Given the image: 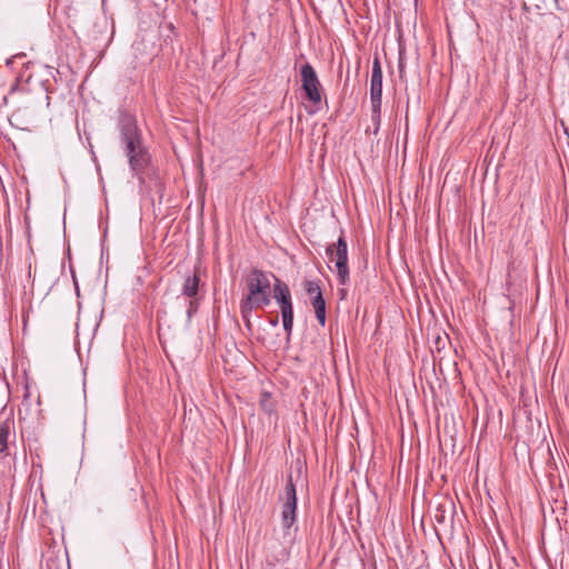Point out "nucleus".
<instances>
[{"label": "nucleus", "mask_w": 569, "mask_h": 569, "mask_svg": "<svg viewBox=\"0 0 569 569\" xmlns=\"http://www.w3.org/2000/svg\"><path fill=\"white\" fill-rule=\"evenodd\" d=\"M118 128L131 171L137 176L144 172L150 164L151 157L142 143L141 132L136 119L132 116L124 114L121 117Z\"/></svg>", "instance_id": "obj_1"}, {"label": "nucleus", "mask_w": 569, "mask_h": 569, "mask_svg": "<svg viewBox=\"0 0 569 569\" xmlns=\"http://www.w3.org/2000/svg\"><path fill=\"white\" fill-rule=\"evenodd\" d=\"M248 293L240 301V315L244 322L248 333L253 332L251 322L254 309L263 308L270 305V281L268 276L259 269H253L246 280Z\"/></svg>", "instance_id": "obj_2"}, {"label": "nucleus", "mask_w": 569, "mask_h": 569, "mask_svg": "<svg viewBox=\"0 0 569 569\" xmlns=\"http://www.w3.org/2000/svg\"><path fill=\"white\" fill-rule=\"evenodd\" d=\"M297 521V491L292 480V475L288 476L284 486L283 503L281 507V522L283 529V536L289 538V543L292 545L295 541V535L298 530L296 527L292 530V526Z\"/></svg>", "instance_id": "obj_3"}, {"label": "nucleus", "mask_w": 569, "mask_h": 569, "mask_svg": "<svg viewBox=\"0 0 569 569\" xmlns=\"http://www.w3.org/2000/svg\"><path fill=\"white\" fill-rule=\"evenodd\" d=\"M326 253L330 261H335L338 281L341 286L349 282V267H348V246L343 233L341 232L336 243L327 247Z\"/></svg>", "instance_id": "obj_4"}, {"label": "nucleus", "mask_w": 569, "mask_h": 569, "mask_svg": "<svg viewBox=\"0 0 569 569\" xmlns=\"http://www.w3.org/2000/svg\"><path fill=\"white\" fill-rule=\"evenodd\" d=\"M301 88L306 98L312 103H320L322 99L321 83L315 68L310 63H305L300 68Z\"/></svg>", "instance_id": "obj_5"}, {"label": "nucleus", "mask_w": 569, "mask_h": 569, "mask_svg": "<svg viewBox=\"0 0 569 569\" xmlns=\"http://www.w3.org/2000/svg\"><path fill=\"white\" fill-rule=\"evenodd\" d=\"M382 69L380 59L376 56L372 60L370 79V101H382Z\"/></svg>", "instance_id": "obj_6"}, {"label": "nucleus", "mask_w": 569, "mask_h": 569, "mask_svg": "<svg viewBox=\"0 0 569 569\" xmlns=\"http://www.w3.org/2000/svg\"><path fill=\"white\" fill-rule=\"evenodd\" d=\"M274 283H273V298L276 302L279 305V307L291 303V292L286 282L280 280L279 278L274 277Z\"/></svg>", "instance_id": "obj_7"}, {"label": "nucleus", "mask_w": 569, "mask_h": 569, "mask_svg": "<svg viewBox=\"0 0 569 569\" xmlns=\"http://www.w3.org/2000/svg\"><path fill=\"white\" fill-rule=\"evenodd\" d=\"M200 276L196 270L192 276H188L182 284L181 293L186 298L198 297L200 288Z\"/></svg>", "instance_id": "obj_8"}, {"label": "nucleus", "mask_w": 569, "mask_h": 569, "mask_svg": "<svg viewBox=\"0 0 569 569\" xmlns=\"http://www.w3.org/2000/svg\"><path fill=\"white\" fill-rule=\"evenodd\" d=\"M27 96V102L30 104H34V107L48 108L50 104V97L48 94V91L42 87H39L33 92H28Z\"/></svg>", "instance_id": "obj_9"}, {"label": "nucleus", "mask_w": 569, "mask_h": 569, "mask_svg": "<svg viewBox=\"0 0 569 569\" xmlns=\"http://www.w3.org/2000/svg\"><path fill=\"white\" fill-rule=\"evenodd\" d=\"M12 427L13 421L9 419L0 423V455L6 453L9 448L8 445L12 433Z\"/></svg>", "instance_id": "obj_10"}, {"label": "nucleus", "mask_w": 569, "mask_h": 569, "mask_svg": "<svg viewBox=\"0 0 569 569\" xmlns=\"http://www.w3.org/2000/svg\"><path fill=\"white\" fill-rule=\"evenodd\" d=\"M372 133L377 134L381 123V101L371 102Z\"/></svg>", "instance_id": "obj_11"}, {"label": "nucleus", "mask_w": 569, "mask_h": 569, "mask_svg": "<svg viewBox=\"0 0 569 569\" xmlns=\"http://www.w3.org/2000/svg\"><path fill=\"white\" fill-rule=\"evenodd\" d=\"M188 299L189 300H188L186 313H187V323L189 325L191 322L193 315L198 312V309L200 306V298L193 297V298H188Z\"/></svg>", "instance_id": "obj_12"}, {"label": "nucleus", "mask_w": 569, "mask_h": 569, "mask_svg": "<svg viewBox=\"0 0 569 569\" xmlns=\"http://www.w3.org/2000/svg\"><path fill=\"white\" fill-rule=\"evenodd\" d=\"M10 399L9 385L0 381V413L3 412Z\"/></svg>", "instance_id": "obj_13"}, {"label": "nucleus", "mask_w": 569, "mask_h": 569, "mask_svg": "<svg viewBox=\"0 0 569 569\" xmlns=\"http://www.w3.org/2000/svg\"><path fill=\"white\" fill-rule=\"evenodd\" d=\"M303 288L309 296L315 297L318 292H322L319 281L306 279L303 281Z\"/></svg>", "instance_id": "obj_14"}, {"label": "nucleus", "mask_w": 569, "mask_h": 569, "mask_svg": "<svg viewBox=\"0 0 569 569\" xmlns=\"http://www.w3.org/2000/svg\"><path fill=\"white\" fill-rule=\"evenodd\" d=\"M282 326L286 331V340L289 342L293 328V318H282Z\"/></svg>", "instance_id": "obj_15"}, {"label": "nucleus", "mask_w": 569, "mask_h": 569, "mask_svg": "<svg viewBox=\"0 0 569 569\" xmlns=\"http://www.w3.org/2000/svg\"><path fill=\"white\" fill-rule=\"evenodd\" d=\"M260 405L262 407V409L267 412V413H272L273 412V406L272 403L270 402V399H269V395L268 393H263L262 395V398L260 400Z\"/></svg>", "instance_id": "obj_16"}, {"label": "nucleus", "mask_w": 569, "mask_h": 569, "mask_svg": "<svg viewBox=\"0 0 569 569\" xmlns=\"http://www.w3.org/2000/svg\"><path fill=\"white\" fill-rule=\"evenodd\" d=\"M318 322L323 327L326 325V306L313 308Z\"/></svg>", "instance_id": "obj_17"}, {"label": "nucleus", "mask_w": 569, "mask_h": 569, "mask_svg": "<svg viewBox=\"0 0 569 569\" xmlns=\"http://www.w3.org/2000/svg\"><path fill=\"white\" fill-rule=\"evenodd\" d=\"M280 311H281V318H293L292 302L281 306Z\"/></svg>", "instance_id": "obj_18"}, {"label": "nucleus", "mask_w": 569, "mask_h": 569, "mask_svg": "<svg viewBox=\"0 0 569 569\" xmlns=\"http://www.w3.org/2000/svg\"><path fill=\"white\" fill-rule=\"evenodd\" d=\"M311 305L313 308L326 306V301L323 299L322 292H318V295L312 297Z\"/></svg>", "instance_id": "obj_19"}, {"label": "nucleus", "mask_w": 569, "mask_h": 569, "mask_svg": "<svg viewBox=\"0 0 569 569\" xmlns=\"http://www.w3.org/2000/svg\"><path fill=\"white\" fill-rule=\"evenodd\" d=\"M445 509H443V506L440 505L437 510H436V513H435V520L438 522V523H443L445 522Z\"/></svg>", "instance_id": "obj_20"}, {"label": "nucleus", "mask_w": 569, "mask_h": 569, "mask_svg": "<svg viewBox=\"0 0 569 569\" xmlns=\"http://www.w3.org/2000/svg\"><path fill=\"white\" fill-rule=\"evenodd\" d=\"M289 550L287 548H282L280 551H279V555L277 557V561H281V562H284L289 559Z\"/></svg>", "instance_id": "obj_21"}, {"label": "nucleus", "mask_w": 569, "mask_h": 569, "mask_svg": "<svg viewBox=\"0 0 569 569\" xmlns=\"http://www.w3.org/2000/svg\"><path fill=\"white\" fill-rule=\"evenodd\" d=\"M19 90H20V79L17 78L14 83L11 86V88L9 90V94H13V93H16Z\"/></svg>", "instance_id": "obj_22"}, {"label": "nucleus", "mask_w": 569, "mask_h": 569, "mask_svg": "<svg viewBox=\"0 0 569 569\" xmlns=\"http://www.w3.org/2000/svg\"><path fill=\"white\" fill-rule=\"evenodd\" d=\"M398 68H399V74H400V78H402L403 72H405V67H403V63H402V60H401V59L399 60Z\"/></svg>", "instance_id": "obj_23"}, {"label": "nucleus", "mask_w": 569, "mask_h": 569, "mask_svg": "<svg viewBox=\"0 0 569 569\" xmlns=\"http://www.w3.org/2000/svg\"><path fill=\"white\" fill-rule=\"evenodd\" d=\"M339 293H340V298L341 299H345L346 298V295H347V291L345 289H340L339 290Z\"/></svg>", "instance_id": "obj_24"}, {"label": "nucleus", "mask_w": 569, "mask_h": 569, "mask_svg": "<svg viewBox=\"0 0 569 569\" xmlns=\"http://www.w3.org/2000/svg\"><path fill=\"white\" fill-rule=\"evenodd\" d=\"M278 317H274L273 319L270 320V323L271 326H277L278 325Z\"/></svg>", "instance_id": "obj_25"}]
</instances>
